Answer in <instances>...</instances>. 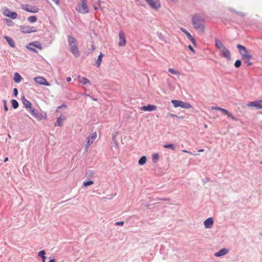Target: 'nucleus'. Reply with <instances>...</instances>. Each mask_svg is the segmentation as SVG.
<instances>
[{
    "label": "nucleus",
    "instance_id": "nucleus-50",
    "mask_svg": "<svg viewBox=\"0 0 262 262\" xmlns=\"http://www.w3.org/2000/svg\"><path fill=\"white\" fill-rule=\"evenodd\" d=\"M67 107V105H66L64 104H62L60 106H59V107H58V109L61 108L62 107Z\"/></svg>",
    "mask_w": 262,
    "mask_h": 262
},
{
    "label": "nucleus",
    "instance_id": "nucleus-34",
    "mask_svg": "<svg viewBox=\"0 0 262 262\" xmlns=\"http://www.w3.org/2000/svg\"><path fill=\"white\" fill-rule=\"evenodd\" d=\"M168 72L172 74L177 75L178 76H179L180 75V73L179 71H176L174 69L172 68H169L168 69Z\"/></svg>",
    "mask_w": 262,
    "mask_h": 262
},
{
    "label": "nucleus",
    "instance_id": "nucleus-53",
    "mask_svg": "<svg viewBox=\"0 0 262 262\" xmlns=\"http://www.w3.org/2000/svg\"><path fill=\"white\" fill-rule=\"evenodd\" d=\"M92 51H94L95 50V47L94 45H92L91 46Z\"/></svg>",
    "mask_w": 262,
    "mask_h": 262
},
{
    "label": "nucleus",
    "instance_id": "nucleus-48",
    "mask_svg": "<svg viewBox=\"0 0 262 262\" xmlns=\"http://www.w3.org/2000/svg\"><path fill=\"white\" fill-rule=\"evenodd\" d=\"M236 13L239 15H241L242 16H245V14H244V13L243 12H236Z\"/></svg>",
    "mask_w": 262,
    "mask_h": 262
},
{
    "label": "nucleus",
    "instance_id": "nucleus-5",
    "mask_svg": "<svg viewBox=\"0 0 262 262\" xmlns=\"http://www.w3.org/2000/svg\"><path fill=\"white\" fill-rule=\"evenodd\" d=\"M172 103L173 104V106L176 107H181L182 108H190L191 107V105L188 102H184L180 100H173L171 101Z\"/></svg>",
    "mask_w": 262,
    "mask_h": 262
},
{
    "label": "nucleus",
    "instance_id": "nucleus-45",
    "mask_svg": "<svg viewBox=\"0 0 262 262\" xmlns=\"http://www.w3.org/2000/svg\"><path fill=\"white\" fill-rule=\"evenodd\" d=\"M18 94V90L16 88H14L13 90V95L16 96Z\"/></svg>",
    "mask_w": 262,
    "mask_h": 262
},
{
    "label": "nucleus",
    "instance_id": "nucleus-52",
    "mask_svg": "<svg viewBox=\"0 0 262 262\" xmlns=\"http://www.w3.org/2000/svg\"><path fill=\"white\" fill-rule=\"evenodd\" d=\"M71 81V78L70 77H68L67 78V81L70 82Z\"/></svg>",
    "mask_w": 262,
    "mask_h": 262
},
{
    "label": "nucleus",
    "instance_id": "nucleus-8",
    "mask_svg": "<svg viewBox=\"0 0 262 262\" xmlns=\"http://www.w3.org/2000/svg\"><path fill=\"white\" fill-rule=\"evenodd\" d=\"M20 31L23 33H34L37 31V29L35 27H30L29 26H21Z\"/></svg>",
    "mask_w": 262,
    "mask_h": 262
},
{
    "label": "nucleus",
    "instance_id": "nucleus-42",
    "mask_svg": "<svg viewBox=\"0 0 262 262\" xmlns=\"http://www.w3.org/2000/svg\"><path fill=\"white\" fill-rule=\"evenodd\" d=\"M3 102H4V110H5V111L6 112L8 110V107H7V104H6V100H3Z\"/></svg>",
    "mask_w": 262,
    "mask_h": 262
},
{
    "label": "nucleus",
    "instance_id": "nucleus-56",
    "mask_svg": "<svg viewBox=\"0 0 262 262\" xmlns=\"http://www.w3.org/2000/svg\"><path fill=\"white\" fill-rule=\"evenodd\" d=\"M199 152H203L204 151V149H200L198 150Z\"/></svg>",
    "mask_w": 262,
    "mask_h": 262
},
{
    "label": "nucleus",
    "instance_id": "nucleus-51",
    "mask_svg": "<svg viewBox=\"0 0 262 262\" xmlns=\"http://www.w3.org/2000/svg\"><path fill=\"white\" fill-rule=\"evenodd\" d=\"M160 200H162V201H170V199H169V198H163V199H160Z\"/></svg>",
    "mask_w": 262,
    "mask_h": 262
},
{
    "label": "nucleus",
    "instance_id": "nucleus-30",
    "mask_svg": "<svg viewBox=\"0 0 262 262\" xmlns=\"http://www.w3.org/2000/svg\"><path fill=\"white\" fill-rule=\"evenodd\" d=\"M46 252L45 250H42L38 253V255L41 258L42 262H45L46 257L45 256Z\"/></svg>",
    "mask_w": 262,
    "mask_h": 262
},
{
    "label": "nucleus",
    "instance_id": "nucleus-55",
    "mask_svg": "<svg viewBox=\"0 0 262 262\" xmlns=\"http://www.w3.org/2000/svg\"><path fill=\"white\" fill-rule=\"evenodd\" d=\"M49 262H55V260L54 259H51L49 260Z\"/></svg>",
    "mask_w": 262,
    "mask_h": 262
},
{
    "label": "nucleus",
    "instance_id": "nucleus-3",
    "mask_svg": "<svg viewBox=\"0 0 262 262\" xmlns=\"http://www.w3.org/2000/svg\"><path fill=\"white\" fill-rule=\"evenodd\" d=\"M97 133L94 132L86 137L85 140L86 143L84 145L85 152H87L89 150L90 146L93 143L94 141L97 138Z\"/></svg>",
    "mask_w": 262,
    "mask_h": 262
},
{
    "label": "nucleus",
    "instance_id": "nucleus-4",
    "mask_svg": "<svg viewBox=\"0 0 262 262\" xmlns=\"http://www.w3.org/2000/svg\"><path fill=\"white\" fill-rule=\"evenodd\" d=\"M27 48L30 51H31L33 52H37V51L35 50V48L38 49L39 50H42V46L40 42L35 41L29 43Z\"/></svg>",
    "mask_w": 262,
    "mask_h": 262
},
{
    "label": "nucleus",
    "instance_id": "nucleus-24",
    "mask_svg": "<svg viewBox=\"0 0 262 262\" xmlns=\"http://www.w3.org/2000/svg\"><path fill=\"white\" fill-rule=\"evenodd\" d=\"M114 144V145L112 147V150L114 151V152L115 153V155L117 156L119 152V147L118 145V143L115 141Z\"/></svg>",
    "mask_w": 262,
    "mask_h": 262
},
{
    "label": "nucleus",
    "instance_id": "nucleus-18",
    "mask_svg": "<svg viewBox=\"0 0 262 262\" xmlns=\"http://www.w3.org/2000/svg\"><path fill=\"white\" fill-rule=\"evenodd\" d=\"M229 252V250L226 248H223L219 250L218 252L214 253L215 257H220L224 256Z\"/></svg>",
    "mask_w": 262,
    "mask_h": 262
},
{
    "label": "nucleus",
    "instance_id": "nucleus-37",
    "mask_svg": "<svg viewBox=\"0 0 262 262\" xmlns=\"http://www.w3.org/2000/svg\"><path fill=\"white\" fill-rule=\"evenodd\" d=\"M28 20L30 23H35L37 20V17L35 16H30L28 17Z\"/></svg>",
    "mask_w": 262,
    "mask_h": 262
},
{
    "label": "nucleus",
    "instance_id": "nucleus-9",
    "mask_svg": "<svg viewBox=\"0 0 262 262\" xmlns=\"http://www.w3.org/2000/svg\"><path fill=\"white\" fill-rule=\"evenodd\" d=\"M119 42L118 46L119 47H124L126 43V40L124 32L122 30H120L119 33Z\"/></svg>",
    "mask_w": 262,
    "mask_h": 262
},
{
    "label": "nucleus",
    "instance_id": "nucleus-44",
    "mask_svg": "<svg viewBox=\"0 0 262 262\" xmlns=\"http://www.w3.org/2000/svg\"><path fill=\"white\" fill-rule=\"evenodd\" d=\"M124 224V222L121 221V222H118L115 223V225L117 226H123Z\"/></svg>",
    "mask_w": 262,
    "mask_h": 262
},
{
    "label": "nucleus",
    "instance_id": "nucleus-2",
    "mask_svg": "<svg viewBox=\"0 0 262 262\" xmlns=\"http://www.w3.org/2000/svg\"><path fill=\"white\" fill-rule=\"evenodd\" d=\"M68 39L71 52L73 54L75 57L77 58L79 56V52L76 39L71 35L68 36Z\"/></svg>",
    "mask_w": 262,
    "mask_h": 262
},
{
    "label": "nucleus",
    "instance_id": "nucleus-39",
    "mask_svg": "<svg viewBox=\"0 0 262 262\" xmlns=\"http://www.w3.org/2000/svg\"><path fill=\"white\" fill-rule=\"evenodd\" d=\"M94 184V181L90 180L83 183V186L87 187Z\"/></svg>",
    "mask_w": 262,
    "mask_h": 262
},
{
    "label": "nucleus",
    "instance_id": "nucleus-23",
    "mask_svg": "<svg viewBox=\"0 0 262 262\" xmlns=\"http://www.w3.org/2000/svg\"><path fill=\"white\" fill-rule=\"evenodd\" d=\"M215 47L220 50H221L225 48L222 41L216 38L215 39Z\"/></svg>",
    "mask_w": 262,
    "mask_h": 262
},
{
    "label": "nucleus",
    "instance_id": "nucleus-49",
    "mask_svg": "<svg viewBox=\"0 0 262 262\" xmlns=\"http://www.w3.org/2000/svg\"><path fill=\"white\" fill-rule=\"evenodd\" d=\"M182 152H183L188 153V154H189L192 155V154L191 152H190V151H188V150H186L183 149V150H182Z\"/></svg>",
    "mask_w": 262,
    "mask_h": 262
},
{
    "label": "nucleus",
    "instance_id": "nucleus-21",
    "mask_svg": "<svg viewBox=\"0 0 262 262\" xmlns=\"http://www.w3.org/2000/svg\"><path fill=\"white\" fill-rule=\"evenodd\" d=\"M221 112L225 115H227L229 118L234 121H237V119L234 117L231 113L228 111L227 110L222 108Z\"/></svg>",
    "mask_w": 262,
    "mask_h": 262
},
{
    "label": "nucleus",
    "instance_id": "nucleus-57",
    "mask_svg": "<svg viewBox=\"0 0 262 262\" xmlns=\"http://www.w3.org/2000/svg\"><path fill=\"white\" fill-rule=\"evenodd\" d=\"M94 9L95 10H98V8L97 7H94Z\"/></svg>",
    "mask_w": 262,
    "mask_h": 262
},
{
    "label": "nucleus",
    "instance_id": "nucleus-59",
    "mask_svg": "<svg viewBox=\"0 0 262 262\" xmlns=\"http://www.w3.org/2000/svg\"><path fill=\"white\" fill-rule=\"evenodd\" d=\"M260 234V235H261V236H262V233H261Z\"/></svg>",
    "mask_w": 262,
    "mask_h": 262
},
{
    "label": "nucleus",
    "instance_id": "nucleus-46",
    "mask_svg": "<svg viewBox=\"0 0 262 262\" xmlns=\"http://www.w3.org/2000/svg\"><path fill=\"white\" fill-rule=\"evenodd\" d=\"M188 49L191 51H192L193 53H195V51L193 49V48L192 47V46L191 45H189L188 46Z\"/></svg>",
    "mask_w": 262,
    "mask_h": 262
},
{
    "label": "nucleus",
    "instance_id": "nucleus-38",
    "mask_svg": "<svg viewBox=\"0 0 262 262\" xmlns=\"http://www.w3.org/2000/svg\"><path fill=\"white\" fill-rule=\"evenodd\" d=\"M256 108L258 109H262V99L256 100Z\"/></svg>",
    "mask_w": 262,
    "mask_h": 262
},
{
    "label": "nucleus",
    "instance_id": "nucleus-58",
    "mask_svg": "<svg viewBox=\"0 0 262 262\" xmlns=\"http://www.w3.org/2000/svg\"><path fill=\"white\" fill-rule=\"evenodd\" d=\"M98 3H99V5L100 6V1L99 0H98Z\"/></svg>",
    "mask_w": 262,
    "mask_h": 262
},
{
    "label": "nucleus",
    "instance_id": "nucleus-14",
    "mask_svg": "<svg viewBox=\"0 0 262 262\" xmlns=\"http://www.w3.org/2000/svg\"><path fill=\"white\" fill-rule=\"evenodd\" d=\"M34 80L35 82L39 84L43 85L46 86L50 85L49 82H48L45 78L42 77H36L34 78Z\"/></svg>",
    "mask_w": 262,
    "mask_h": 262
},
{
    "label": "nucleus",
    "instance_id": "nucleus-12",
    "mask_svg": "<svg viewBox=\"0 0 262 262\" xmlns=\"http://www.w3.org/2000/svg\"><path fill=\"white\" fill-rule=\"evenodd\" d=\"M3 14L8 17L13 19H16L17 17V14L14 11H11L9 9L6 8L4 9Z\"/></svg>",
    "mask_w": 262,
    "mask_h": 262
},
{
    "label": "nucleus",
    "instance_id": "nucleus-26",
    "mask_svg": "<svg viewBox=\"0 0 262 262\" xmlns=\"http://www.w3.org/2000/svg\"><path fill=\"white\" fill-rule=\"evenodd\" d=\"M78 78L79 79V82L83 84V85H85L88 83L91 84L90 80L85 77H80V76H79Z\"/></svg>",
    "mask_w": 262,
    "mask_h": 262
},
{
    "label": "nucleus",
    "instance_id": "nucleus-6",
    "mask_svg": "<svg viewBox=\"0 0 262 262\" xmlns=\"http://www.w3.org/2000/svg\"><path fill=\"white\" fill-rule=\"evenodd\" d=\"M149 6L154 10H157L161 8V5L160 0H145Z\"/></svg>",
    "mask_w": 262,
    "mask_h": 262
},
{
    "label": "nucleus",
    "instance_id": "nucleus-33",
    "mask_svg": "<svg viewBox=\"0 0 262 262\" xmlns=\"http://www.w3.org/2000/svg\"><path fill=\"white\" fill-rule=\"evenodd\" d=\"M163 147L165 148H169L172 150H174L176 148V146L173 144H167L164 145Z\"/></svg>",
    "mask_w": 262,
    "mask_h": 262
},
{
    "label": "nucleus",
    "instance_id": "nucleus-54",
    "mask_svg": "<svg viewBox=\"0 0 262 262\" xmlns=\"http://www.w3.org/2000/svg\"><path fill=\"white\" fill-rule=\"evenodd\" d=\"M8 161V157H6L4 160V162H6L7 161Z\"/></svg>",
    "mask_w": 262,
    "mask_h": 262
},
{
    "label": "nucleus",
    "instance_id": "nucleus-28",
    "mask_svg": "<svg viewBox=\"0 0 262 262\" xmlns=\"http://www.w3.org/2000/svg\"><path fill=\"white\" fill-rule=\"evenodd\" d=\"M13 79L15 82L18 83L20 82L21 80V77L19 73L16 72L14 74Z\"/></svg>",
    "mask_w": 262,
    "mask_h": 262
},
{
    "label": "nucleus",
    "instance_id": "nucleus-17",
    "mask_svg": "<svg viewBox=\"0 0 262 262\" xmlns=\"http://www.w3.org/2000/svg\"><path fill=\"white\" fill-rule=\"evenodd\" d=\"M181 30L186 34L188 39L193 43L194 46H195V40L194 38L192 36V35L183 28H181Z\"/></svg>",
    "mask_w": 262,
    "mask_h": 262
},
{
    "label": "nucleus",
    "instance_id": "nucleus-10",
    "mask_svg": "<svg viewBox=\"0 0 262 262\" xmlns=\"http://www.w3.org/2000/svg\"><path fill=\"white\" fill-rule=\"evenodd\" d=\"M236 48L238 49L239 52L241 55L242 56V58H244L245 55L249 56V55H251L249 53L247 49L245 46L239 45V44H238L237 45Z\"/></svg>",
    "mask_w": 262,
    "mask_h": 262
},
{
    "label": "nucleus",
    "instance_id": "nucleus-13",
    "mask_svg": "<svg viewBox=\"0 0 262 262\" xmlns=\"http://www.w3.org/2000/svg\"><path fill=\"white\" fill-rule=\"evenodd\" d=\"M29 112L31 114V115L33 116H34L39 120H41L43 118V116L42 115V114L39 112L34 108H31V109L29 110Z\"/></svg>",
    "mask_w": 262,
    "mask_h": 262
},
{
    "label": "nucleus",
    "instance_id": "nucleus-47",
    "mask_svg": "<svg viewBox=\"0 0 262 262\" xmlns=\"http://www.w3.org/2000/svg\"><path fill=\"white\" fill-rule=\"evenodd\" d=\"M53 2H54L57 5H59L60 2L59 0H52Z\"/></svg>",
    "mask_w": 262,
    "mask_h": 262
},
{
    "label": "nucleus",
    "instance_id": "nucleus-22",
    "mask_svg": "<svg viewBox=\"0 0 262 262\" xmlns=\"http://www.w3.org/2000/svg\"><path fill=\"white\" fill-rule=\"evenodd\" d=\"M66 119V117L61 116L57 118L56 122L54 123L55 126H62L63 125V122Z\"/></svg>",
    "mask_w": 262,
    "mask_h": 262
},
{
    "label": "nucleus",
    "instance_id": "nucleus-40",
    "mask_svg": "<svg viewBox=\"0 0 262 262\" xmlns=\"http://www.w3.org/2000/svg\"><path fill=\"white\" fill-rule=\"evenodd\" d=\"M256 101L250 102L247 104L248 106L250 107H255L256 108Z\"/></svg>",
    "mask_w": 262,
    "mask_h": 262
},
{
    "label": "nucleus",
    "instance_id": "nucleus-25",
    "mask_svg": "<svg viewBox=\"0 0 262 262\" xmlns=\"http://www.w3.org/2000/svg\"><path fill=\"white\" fill-rule=\"evenodd\" d=\"M252 56L251 55H250L249 56H244V58H243L242 59L244 60V62L247 64L248 66H251L252 63L250 61L251 59H252Z\"/></svg>",
    "mask_w": 262,
    "mask_h": 262
},
{
    "label": "nucleus",
    "instance_id": "nucleus-43",
    "mask_svg": "<svg viewBox=\"0 0 262 262\" xmlns=\"http://www.w3.org/2000/svg\"><path fill=\"white\" fill-rule=\"evenodd\" d=\"M221 109H222V107H219V106H212L211 107V110H218V111H221Z\"/></svg>",
    "mask_w": 262,
    "mask_h": 262
},
{
    "label": "nucleus",
    "instance_id": "nucleus-19",
    "mask_svg": "<svg viewBox=\"0 0 262 262\" xmlns=\"http://www.w3.org/2000/svg\"><path fill=\"white\" fill-rule=\"evenodd\" d=\"M204 224L206 228H210L213 224V219L212 217L208 218L204 221Z\"/></svg>",
    "mask_w": 262,
    "mask_h": 262
},
{
    "label": "nucleus",
    "instance_id": "nucleus-41",
    "mask_svg": "<svg viewBox=\"0 0 262 262\" xmlns=\"http://www.w3.org/2000/svg\"><path fill=\"white\" fill-rule=\"evenodd\" d=\"M241 63H242V62H241V60H239V59L236 60L234 63V66L236 68H238L241 67Z\"/></svg>",
    "mask_w": 262,
    "mask_h": 262
},
{
    "label": "nucleus",
    "instance_id": "nucleus-29",
    "mask_svg": "<svg viewBox=\"0 0 262 262\" xmlns=\"http://www.w3.org/2000/svg\"><path fill=\"white\" fill-rule=\"evenodd\" d=\"M103 55H104L102 53H101L99 54V55L98 56V58H97V60L95 62V66L97 68H99L100 67V64L101 63L102 58V57L103 56Z\"/></svg>",
    "mask_w": 262,
    "mask_h": 262
},
{
    "label": "nucleus",
    "instance_id": "nucleus-31",
    "mask_svg": "<svg viewBox=\"0 0 262 262\" xmlns=\"http://www.w3.org/2000/svg\"><path fill=\"white\" fill-rule=\"evenodd\" d=\"M146 160H147V159H146V156H143L141 158H140V159H139V160L138 161V164L140 165H143L144 164H145Z\"/></svg>",
    "mask_w": 262,
    "mask_h": 262
},
{
    "label": "nucleus",
    "instance_id": "nucleus-20",
    "mask_svg": "<svg viewBox=\"0 0 262 262\" xmlns=\"http://www.w3.org/2000/svg\"><path fill=\"white\" fill-rule=\"evenodd\" d=\"M21 99L24 105L26 108H29L30 110L31 108H32L31 102L26 98L25 96H21Z\"/></svg>",
    "mask_w": 262,
    "mask_h": 262
},
{
    "label": "nucleus",
    "instance_id": "nucleus-7",
    "mask_svg": "<svg viewBox=\"0 0 262 262\" xmlns=\"http://www.w3.org/2000/svg\"><path fill=\"white\" fill-rule=\"evenodd\" d=\"M81 4L78 6L77 11L81 13H87L89 12V8L86 5L85 0H81Z\"/></svg>",
    "mask_w": 262,
    "mask_h": 262
},
{
    "label": "nucleus",
    "instance_id": "nucleus-1",
    "mask_svg": "<svg viewBox=\"0 0 262 262\" xmlns=\"http://www.w3.org/2000/svg\"><path fill=\"white\" fill-rule=\"evenodd\" d=\"M192 23L195 30L202 32L204 31V19L200 14H195L192 16Z\"/></svg>",
    "mask_w": 262,
    "mask_h": 262
},
{
    "label": "nucleus",
    "instance_id": "nucleus-36",
    "mask_svg": "<svg viewBox=\"0 0 262 262\" xmlns=\"http://www.w3.org/2000/svg\"><path fill=\"white\" fill-rule=\"evenodd\" d=\"M4 21L6 23L8 26H12L14 25L13 22L8 18H4Z\"/></svg>",
    "mask_w": 262,
    "mask_h": 262
},
{
    "label": "nucleus",
    "instance_id": "nucleus-27",
    "mask_svg": "<svg viewBox=\"0 0 262 262\" xmlns=\"http://www.w3.org/2000/svg\"><path fill=\"white\" fill-rule=\"evenodd\" d=\"M4 38L6 39L10 46H11L12 48L15 47V44L13 40L10 37L8 36H5Z\"/></svg>",
    "mask_w": 262,
    "mask_h": 262
},
{
    "label": "nucleus",
    "instance_id": "nucleus-60",
    "mask_svg": "<svg viewBox=\"0 0 262 262\" xmlns=\"http://www.w3.org/2000/svg\"><path fill=\"white\" fill-rule=\"evenodd\" d=\"M260 164H262V161L260 162Z\"/></svg>",
    "mask_w": 262,
    "mask_h": 262
},
{
    "label": "nucleus",
    "instance_id": "nucleus-16",
    "mask_svg": "<svg viewBox=\"0 0 262 262\" xmlns=\"http://www.w3.org/2000/svg\"><path fill=\"white\" fill-rule=\"evenodd\" d=\"M157 109V106L155 105L148 104L147 106H143L141 108V110L144 111H154Z\"/></svg>",
    "mask_w": 262,
    "mask_h": 262
},
{
    "label": "nucleus",
    "instance_id": "nucleus-32",
    "mask_svg": "<svg viewBox=\"0 0 262 262\" xmlns=\"http://www.w3.org/2000/svg\"><path fill=\"white\" fill-rule=\"evenodd\" d=\"M159 159V155L157 153H155L152 155V160L154 163L158 162Z\"/></svg>",
    "mask_w": 262,
    "mask_h": 262
},
{
    "label": "nucleus",
    "instance_id": "nucleus-11",
    "mask_svg": "<svg viewBox=\"0 0 262 262\" xmlns=\"http://www.w3.org/2000/svg\"><path fill=\"white\" fill-rule=\"evenodd\" d=\"M21 8L30 13H37L39 11V8L36 6H29L28 5H23Z\"/></svg>",
    "mask_w": 262,
    "mask_h": 262
},
{
    "label": "nucleus",
    "instance_id": "nucleus-15",
    "mask_svg": "<svg viewBox=\"0 0 262 262\" xmlns=\"http://www.w3.org/2000/svg\"><path fill=\"white\" fill-rule=\"evenodd\" d=\"M220 51L222 52L223 56L227 60H230L231 59V53L229 50L225 47Z\"/></svg>",
    "mask_w": 262,
    "mask_h": 262
},
{
    "label": "nucleus",
    "instance_id": "nucleus-35",
    "mask_svg": "<svg viewBox=\"0 0 262 262\" xmlns=\"http://www.w3.org/2000/svg\"><path fill=\"white\" fill-rule=\"evenodd\" d=\"M11 104H12V107L14 109L17 108L19 105L18 102L15 99H13L11 100Z\"/></svg>",
    "mask_w": 262,
    "mask_h": 262
}]
</instances>
